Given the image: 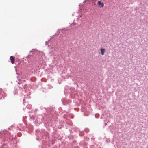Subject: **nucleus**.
<instances>
[{
  "label": "nucleus",
  "mask_w": 148,
  "mask_h": 148,
  "mask_svg": "<svg viewBox=\"0 0 148 148\" xmlns=\"http://www.w3.org/2000/svg\"><path fill=\"white\" fill-rule=\"evenodd\" d=\"M10 59L11 60V63L12 64H14V63L15 57L14 56H10Z\"/></svg>",
  "instance_id": "nucleus-1"
},
{
  "label": "nucleus",
  "mask_w": 148,
  "mask_h": 148,
  "mask_svg": "<svg viewBox=\"0 0 148 148\" xmlns=\"http://www.w3.org/2000/svg\"><path fill=\"white\" fill-rule=\"evenodd\" d=\"M97 4L99 6L101 7H103L104 6L103 3L101 2L100 1H98L97 2Z\"/></svg>",
  "instance_id": "nucleus-2"
},
{
  "label": "nucleus",
  "mask_w": 148,
  "mask_h": 148,
  "mask_svg": "<svg viewBox=\"0 0 148 148\" xmlns=\"http://www.w3.org/2000/svg\"><path fill=\"white\" fill-rule=\"evenodd\" d=\"M100 51L101 54L102 55H103L105 52V50L103 48H101Z\"/></svg>",
  "instance_id": "nucleus-3"
}]
</instances>
